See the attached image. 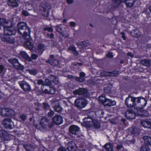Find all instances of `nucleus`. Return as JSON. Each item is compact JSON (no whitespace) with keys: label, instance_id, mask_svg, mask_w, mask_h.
Returning <instances> with one entry per match:
<instances>
[{"label":"nucleus","instance_id":"obj_10","mask_svg":"<svg viewBox=\"0 0 151 151\" xmlns=\"http://www.w3.org/2000/svg\"><path fill=\"white\" fill-rule=\"evenodd\" d=\"M63 122L62 117L59 115H55L52 118V122L56 125L61 124Z\"/></svg>","mask_w":151,"mask_h":151},{"label":"nucleus","instance_id":"obj_22","mask_svg":"<svg viewBox=\"0 0 151 151\" xmlns=\"http://www.w3.org/2000/svg\"><path fill=\"white\" fill-rule=\"evenodd\" d=\"M141 124L144 128L151 129V122L144 120L141 121Z\"/></svg>","mask_w":151,"mask_h":151},{"label":"nucleus","instance_id":"obj_43","mask_svg":"<svg viewBox=\"0 0 151 151\" xmlns=\"http://www.w3.org/2000/svg\"><path fill=\"white\" fill-rule=\"evenodd\" d=\"M44 86H42L41 87L42 92H40V94L41 95L43 93L50 94V90L48 91V89H45L44 90H43L42 88Z\"/></svg>","mask_w":151,"mask_h":151},{"label":"nucleus","instance_id":"obj_3","mask_svg":"<svg viewBox=\"0 0 151 151\" xmlns=\"http://www.w3.org/2000/svg\"><path fill=\"white\" fill-rule=\"evenodd\" d=\"M9 62L13 66L14 68L19 70H23L24 68L23 65H22L19 62L18 60L16 58L9 59Z\"/></svg>","mask_w":151,"mask_h":151},{"label":"nucleus","instance_id":"obj_46","mask_svg":"<svg viewBox=\"0 0 151 151\" xmlns=\"http://www.w3.org/2000/svg\"><path fill=\"white\" fill-rule=\"evenodd\" d=\"M61 25L60 24L58 25L56 27V31L59 32H61L62 30V29L61 27Z\"/></svg>","mask_w":151,"mask_h":151},{"label":"nucleus","instance_id":"obj_52","mask_svg":"<svg viewBox=\"0 0 151 151\" xmlns=\"http://www.w3.org/2000/svg\"><path fill=\"white\" fill-rule=\"evenodd\" d=\"M106 56L107 57L110 58H112L113 57L112 53L110 52L107 53Z\"/></svg>","mask_w":151,"mask_h":151},{"label":"nucleus","instance_id":"obj_8","mask_svg":"<svg viewBox=\"0 0 151 151\" xmlns=\"http://www.w3.org/2000/svg\"><path fill=\"white\" fill-rule=\"evenodd\" d=\"M137 112L135 113L132 109H129L125 113V115L126 117L128 119L132 120L135 119L137 116Z\"/></svg>","mask_w":151,"mask_h":151},{"label":"nucleus","instance_id":"obj_41","mask_svg":"<svg viewBox=\"0 0 151 151\" xmlns=\"http://www.w3.org/2000/svg\"><path fill=\"white\" fill-rule=\"evenodd\" d=\"M8 23V21L5 19L0 18V24L1 26H5L4 24Z\"/></svg>","mask_w":151,"mask_h":151},{"label":"nucleus","instance_id":"obj_24","mask_svg":"<svg viewBox=\"0 0 151 151\" xmlns=\"http://www.w3.org/2000/svg\"><path fill=\"white\" fill-rule=\"evenodd\" d=\"M103 80L97 78L95 80V81L89 80L88 82L91 83H92L93 85H101L103 83Z\"/></svg>","mask_w":151,"mask_h":151},{"label":"nucleus","instance_id":"obj_39","mask_svg":"<svg viewBox=\"0 0 151 151\" xmlns=\"http://www.w3.org/2000/svg\"><path fill=\"white\" fill-rule=\"evenodd\" d=\"M149 146L145 145L141 146L140 151H150V149L149 147Z\"/></svg>","mask_w":151,"mask_h":151},{"label":"nucleus","instance_id":"obj_20","mask_svg":"<svg viewBox=\"0 0 151 151\" xmlns=\"http://www.w3.org/2000/svg\"><path fill=\"white\" fill-rule=\"evenodd\" d=\"M77 45L80 48L83 49L88 46L89 43L88 41L86 40L78 43Z\"/></svg>","mask_w":151,"mask_h":151},{"label":"nucleus","instance_id":"obj_57","mask_svg":"<svg viewBox=\"0 0 151 151\" xmlns=\"http://www.w3.org/2000/svg\"><path fill=\"white\" fill-rule=\"evenodd\" d=\"M128 78V77L127 76L124 78L123 79L124 80L127 81L129 83H130L132 82V81L129 79Z\"/></svg>","mask_w":151,"mask_h":151},{"label":"nucleus","instance_id":"obj_27","mask_svg":"<svg viewBox=\"0 0 151 151\" xmlns=\"http://www.w3.org/2000/svg\"><path fill=\"white\" fill-rule=\"evenodd\" d=\"M103 148L106 151H114L113 150V145L110 143H106L103 146Z\"/></svg>","mask_w":151,"mask_h":151},{"label":"nucleus","instance_id":"obj_35","mask_svg":"<svg viewBox=\"0 0 151 151\" xmlns=\"http://www.w3.org/2000/svg\"><path fill=\"white\" fill-rule=\"evenodd\" d=\"M62 108L59 104H56L54 108V111L57 112H61L62 111Z\"/></svg>","mask_w":151,"mask_h":151},{"label":"nucleus","instance_id":"obj_45","mask_svg":"<svg viewBox=\"0 0 151 151\" xmlns=\"http://www.w3.org/2000/svg\"><path fill=\"white\" fill-rule=\"evenodd\" d=\"M137 129L135 127H132V130H131V133L132 134L134 135H138L139 134V133L137 131Z\"/></svg>","mask_w":151,"mask_h":151},{"label":"nucleus","instance_id":"obj_40","mask_svg":"<svg viewBox=\"0 0 151 151\" xmlns=\"http://www.w3.org/2000/svg\"><path fill=\"white\" fill-rule=\"evenodd\" d=\"M119 71L117 70L110 71L109 76H116L119 74Z\"/></svg>","mask_w":151,"mask_h":151},{"label":"nucleus","instance_id":"obj_56","mask_svg":"<svg viewBox=\"0 0 151 151\" xmlns=\"http://www.w3.org/2000/svg\"><path fill=\"white\" fill-rule=\"evenodd\" d=\"M37 84L39 85H42L44 84V82L42 79H40L38 81Z\"/></svg>","mask_w":151,"mask_h":151},{"label":"nucleus","instance_id":"obj_37","mask_svg":"<svg viewBox=\"0 0 151 151\" xmlns=\"http://www.w3.org/2000/svg\"><path fill=\"white\" fill-rule=\"evenodd\" d=\"M28 71L31 75H36L38 72L37 70L35 69H29Z\"/></svg>","mask_w":151,"mask_h":151},{"label":"nucleus","instance_id":"obj_36","mask_svg":"<svg viewBox=\"0 0 151 151\" xmlns=\"http://www.w3.org/2000/svg\"><path fill=\"white\" fill-rule=\"evenodd\" d=\"M9 36H7L4 34H1L0 35V37L1 40L5 42H7L8 41V38L9 37Z\"/></svg>","mask_w":151,"mask_h":151},{"label":"nucleus","instance_id":"obj_53","mask_svg":"<svg viewBox=\"0 0 151 151\" xmlns=\"http://www.w3.org/2000/svg\"><path fill=\"white\" fill-rule=\"evenodd\" d=\"M54 114V112L53 111H51L48 113V116L50 117H52Z\"/></svg>","mask_w":151,"mask_h":151},{"label":"nucleus","instance_id":"obj_14","mask_svg":"<svg viewBox=\"0 0 151 151\" xmlns=\"http://www.w3.org/2000/svg\"><path fill=\"white\" fill-rule=\"evenodd\" d=\"M79 77H75V80L76 81L80 83L84 82L85 81L86 73L83 72H81L79 73Z\"/></svg>","mask_w":151,"mask_h":151},{"label":"nucleus","instance_id":"obj_13","mask_svg":"<svg viewBox=\"0 0 151 151\" xmlns=\"http://www.w3.org/2000/svg\"><path fill=\"white\" fill-rule=\"evenodd\" d=\"M88 119H92L93 122V127L95 128L99 129L101 127L100 123L97 120H93L91 116H88L87 117H85L83 119V120L86 122H88L87 120Z\"/></svg>","mask_w":151,"mask_h":151},{"label":"nucleus","instance_id":"obj_11","mask_svg":"<svg viewBox=\"0 0 151 151\" xmlns=\"http://www.w3.org/2000/svg\"><path fill=\"white\" fill-rule=\"evenodd\" d=\"M11 110L8 108H2L0 109V115L3 116H9L12 115L10 113Z\"/></svg>","mask_w":151,"mask_h":151},{"label":"nucleus","instance_id":"obj_44","mask_svg":"<svg viewBox=\"0 0 151 151\" xmlns=\"http://www.w3.org/2000/svg\"><path fill=\"white\" fill-rule=\"evenodd\" d=\"M100 74L103 76H109V72L103 71L101 72Z\"/></svg>","mask_w":151,"mask_h":151},{"label":"nucleus","instance_id":"obj_62","mask_svg":"<svg viewBox=\"0 0 151 151\" xmlns=\"http://www.w3.org/2000/svg\"><path fill=\"white\" fill-rule=\"evenodd\" d=\"M70 25L71 27H74L76 25V23L73 22H70Z\"/></svg>","mask_w":151,"mask_h":151},{"label":"nucleus","instance_id":"obj_29","mask_svg":"<svg viewBox=\"0 0 151 151\" xmlns=\"http://www.w3.org/2000/svg\"><path fill=\"white\" fill-rule=\"evenodd\" d=\"M143 139L144 140L145 145L151 147V137L148 136H144L143 137Z\"/></svg>","mask_w":151,"mask_h":151},{"label":"nucleus","instance_id":"obj_64","mask_svg":"<svg viewBox=\"0 0 151 151\" xmlns=\"http://www.w3.org/2000/svg\"><path fill=\"white\" fill-rule=\"evenodd\" d=\"M74 0H66L67 3L68 4H72Z\"/></svg>","mask_w":151,"mask_h":151},{"label":"nucleus","instance_id":"obj_25","mask_svg":"<svg viewBox=\"0 0 151 151\" xmlns=\"http://www.w3.org/2000/svg\"><path fill=\"white\" fill-rule=\"evenodd\" d=\"M48 119L46 117L42 118L40 122V125L43 129H45L47 128V125L48 121Z\"/></svg>","mask_w":151,"mask_h":151},{"label":"nucleus","instance_id":"obj_19","mask_svg":"<svg viewBox=\"0 0 151 151\" xmlns=\"http://www.w3.org/2000/svg\"><path fill=\"white\" fill-rule=\"evenodd\" d=\"M20 56L25 60L28 61H31V59L27 53L25 51H21L19 53Z\"/></svg>","mask_w":151,"mask_h":151},{"label":"nucleus","instance_id":"obj_1","mask_svg":"<svg viewBox=\"0 0 151 151\" xmlns=\"http://www.w3.org/2000/svg\"><path fill=\"white\" fill-rule=\"evenodd\" d=\"M17 28L18 33L22 36L25 40L24 44V47L29 50H32L34 45L31 42L32 38L30 36V28L25 23L22 22L17 24Z\"/></svg>","mask_w":151,"mask_h":151},{"label":"nucleus","instance_id":"obj_31","mask_svg":"<svg viewBox=\"0 0 151 151\" xmlns=\"http://www.w3.org/2000/svg\"><path fill=\"white\" fill-rule=\"evenodd\" d=\"M141 34L139 30L136 29L134 30V32H132V35L134 37L137 38H139L141 36Z\"/></svg>","mask_w":151,"mask_h":151},{"label":"nucleus","instance_id":"obj_61","mask_svg":"<svg viewBox=\"0 0 151 151\" xmlns=\"http://www.w3.org/2000/svg\"><path fill=\"white\" fill-rule=\"evenodd\" d=\"M43 107L45 109H47L49 107V104L46 103H43Z\"/></svg>","mask_w":151,"mask_h":151},{"label":"nucleus","instance_id":"obj_38","mask_svg":"<svg viewBox=\"0 0 151 151\" xmlns=\"http://www.w3.org/2000/svg\"><path fill=\"white\" fill-rule=\"evenodd\" d=\"M7 136V133L5 131L0 130V137L6 139Z\"/></svg>","mask_w":151,"mask_h":151},{"label":"nucleus","instance_id":"obj_34","mask_svg":"<svg viewBox=\"0 0 151 151\" xmlns=\"http://www.w3.org/2000/svg\"><path fill=\"white\" fill-rule=\"evenodd\" d=\"M107 99L106 98L105 95L104 94L100 96L98 98L99 101L104 105L105 104V101H106V99Z\"/></svg>","mask_w":151,"mask_h":151},{"label":"nucleus","instance_id":"obj_32","mask_svg":"<svg viewBox=\"0 0 151 151\" xmlns=\"http://www.w3.org/2000/svg\"><path fill=\"white\" fill-rule=\"evenodd\" d=\"M23 147L27 151H32L33 145L32 144H25L23 145Z\"/></svg>","mask_w":151,"mask_h":151},{"label":"nucleus","instance_id":"obj_23","mask_svg":"<svg viewBox=\"0 0 151 151\" xmlns=\"http://www.w3.org/2000/svg\"><path fill=\"white\" fill-rule=\"evenodd\" d=\"M116 102L115 101L107 99L105 101L104 105L106 106H111L116 105Z\"/></svg>","mask_w":151,"mask_h":151},{"label":"nucleus","instance_id":"obj_28","mask_svg":"<svg viewBox=\"0 0 151 151\" xmlns=\"http://www.w3.org/2000/svg\"><path fill=\"white\" fill-rule=\"evenodd\" d=\"M68 50L70 51H72V53L75 56H77L79 55L78 52L76 50V47L74 45L70 46L68 48Z\"/></svg>","mask_w":151,"mask_h":151},{"label":"nucleus","instance_id":"obj_21","mask_svg":"<svg viewBox=\"0 0 151 151\" xmlns=\"http://www.w3.org/2000/svg\"><path fill=\"white\" fill-rule=\"evenodd\" d=\"M136 0H125L124 1L127 8H131L134 5Z\"/></svg>","mask_w":151,"mask_h":151},{"label":"nucleus","instance_id":"obj_2","mask_svg":"<svg viewBox=\"0 0 151 151\" xmlns=\"http://www.w3.org/2000/svg\"><path fill=\"white\" fill-rule=\"evenodd\" d=\"M88 103L87 100L83 98H77L75 101V105L77 108L82 109L85 107Z\"/></svg>","mask_w":151,"mask_h":151},{"label":"nucleus","instance_id":"obj_33","mask_svg":"<svg viewBox=\"0 0 151 151\" xmlns=\"http://www.w3.org/2000/svg\"><path fill=\"white\" fill-rule=\"evenodd\" d=\"M141 63L145 66L147 67H150L151 65V61L150 60L145 59L141 60Z\"/></svg>","mask_w":151,"mask_h":151},{"label":"nucleus","instance_id":"obj_30","mask_svg":"<svg viewBox=\"0 0 151 151\" xmlns=\"http://www.w3.org/2000/svg\"><path fill=\"white\" fill-rule=\"evenodd\" d=\"M134 98L135 99V103H136V102L138 103L139 104L140 103L141 100V99H142L143 100L144 102H145L144 105V106H146L147 104V100L145 98L142 97H138L137 98L134 97Z\"/></svg>","mask_w":151,"mask_h":151},{"label":"nucleus","instance_id":"obj_6","mask_svg":"<svg viewBox=\"0 0 151 151\" xmlns=\"http://www.w3.org/2000/svg\"><path fill=\"white\" fill-rule=\"evenodd\" d=\"M125 104L128 108H132L136 105L135 103V99L134 97H131V99L130 100L129 97L127 98L125 101Z\"/></svg>","mask_w":151,"mask_h":151},{"label":"nucleus","instance_id":"obj_59","mask_svg":"<svg viewBox=\"0 0 151 151\" xmlns=\"http://www.w3.org/2000/svg\"><path fill=\"white\" fill-rule=\"evenodd\" d=\"M58 151H67L63 147H59L58 150Z\"/></svg>","mask_w":151,"mask_h":151},{"label":"nucleus","instance_id":"obj_12","mask_svg":"<svg viewBox=\"0 0 151 151\" xmlns=\"http://www.w3.org/2000/svg\"><path fill=\"white\" fill-rule=\"evenodd\" d=\"M12 122L10 118L5 119L3 121L2 124L6 128L12 129V128L11 124Z\"/></svg>","mask_w":151,"mask_h":151},{"label":"nucleus","instance_id":"obj_51","mask_svg":"<svg viewBox=\"0 0 151 151\" xmlns=\"http://www.w3.org/2000/svg\"><path fill=\"white\" fill-rule=\"evenodd\" d=\"M38 57V55L35 54H32L31 55V58L34 60H36Z\"/></svg>","mask_w":151,"mask_h":151},{"label":"nucleus","instance_id":"obj_47","mask_svg":"<svg viewBox=\"0 0 151 151\" xmlns=\"http://www.w3.org/2000/svg\"><path fill=\"white\" fill-rule=\"evenodd\" d=\"M4 66L0 65V74H3L4 73Z\"/></svg>","mask_w":151,"mask_h":151},{"label":"nucleus","instance_id":"obj_26","mask_svg":"<svg viewBox=\"0 0 151 151\" xmlns=\"http://www.w3.org/2000/svg\"><path fill=\"white\" fill-rule=\"evenodd\" d=\"M7 4L9 6L13 7H17L19 6L17 0H8Z\"/></svg>","mask_w":151,"mask_h":151},{"label":"nucleus","instance_id":"obj_58","mask_svg":"<svg viewBox=\"0 0 151 151\" xmlns=\"http://www.w3.org/2000/svg\"><path fill=\"white\" fill-rule=\"evenodd\" d=\"M22 14L25 16H27L28 15V12L26 11L23 10L22 12Z\"/></svg>","mask_w":151,"mask_h":151},{"label":"nucleus","instance_id":"obj_63","mask_svg":"<svg viewBox=\"0 0 151 151\" xmlns=\"http://www.w3.org/2000/svg\"><path fill=\"white\" fill-rule=\"evenodd\" d=\"M114 19V20L115 21V22L114 23V22H112V23L113 24H114V25H116L117 24V23H118L117 20L115 18H114L113 17H112V20H113Z\"/></svg>","mask_w":151,"mask_h":151},{"label":"nucleus","instance_id":"obj_54","mask_svg":"<svg viewBox=\"0 0 151 151\" xmlns=\"http://www.w3.org/2000/svg\"><path fill=\"white\" fill-rule=\"evenodd\" d=\"M120 34L122 35V38H123L124 40H125L126 39L125 33L124 32H121Z\"/></svg>","mask_w":151,"mask_h":151},{"label":"nucleus","instance_id":"obj_42","mask_svg":"<svg viewBox=\"0 0 151 151\" xmlns=\"http://www.w3.org/2000/svg\"><path fill=\"white\" fill-rule=\"evenodd\" d=\"M104 91L106 93H111V88L109 86H107L104 88Z\"/></svg>","mask_w":151,"mask_h":151},{"label":"nucleus","instance_id":"obj_16","mask_svg":"<svg viewBox=\"0 0 151 151\" xmlns=\"http://www.w3.org/2000/svg\"><path fill=\"white\" fill-rule=\"evenodd\" d=\"M67 148L69 151H76L77 148L74 142L70 141L68 142Z\"/></svg>","mask_w":151,"mask_h":151},{"label":"nucleus","instance_id":"obj_5","mask_svg":"<svg viewBox=\"0 0 151 151\" xmlns=\"http://www.w3.org/2000/svg\"><path fill=\"white\" fill-rule=\"evenodd\" d=\"M73 93L75 95H82L84 96L88 94V91L86 88H79L73 91Z\"/></svg>","mask_w":151,"mask_h":151},{"label":"nucleus","instance_id":"obj_60","mask_svg":"<svg viewBox=\"0 0 151 151\" xmlns=\"http://www.w3.org/2000/svg\"><path fill=\"white\" fill-rule=\"evenodd\" d=\"M123 147V146L122 145H118L116 146V149L118 150H119Z\"/></svg>","mask_w":151,"mask_h":151},{"label":"nucleus","instance_id":"obj_18","mask_svg":"<svg viewBox=\"0 0 151 151\" xmlns=\"http://www.w3.org/2000/svg\"><path fill=\"white\" fill-rule=\"evenodd\" d=\"M50 59L48 60L47 62L50 65H56L58 64V60L55 59V56L53 55H50Z\"/></svg>","mask_w":151,"mask_h":151},{"label":"nucleus","instance_id":"obj_49","mask_svg":"<svg viewBox=\"0 0 151 151\" xmlns=\"http://www.w3.org/2000/svg\"><path fill=\"white\" fill-rule=\"evenodd\" d=\"M20 118L23 121H25L27 119V116L26 115L22 114L20 116Z\"/></svg>","mask_w":151,"mask_h":151},{"label":"nucleus","instance_id":"obj_17","mask_svg":"<svg viewBox=\"0 0 151 151\" xmlns=\"http://www.w3.org/2000/svg\"><path fill=\"white\" fill-rule=\"evenodd\" d=\"M80 130V128L75 125H71L69 128V132L73 134H76L78 133Z\"/></svg>","mask_w":151,"mask_h":151},{"label":"nucleus","instance_id":"obj_15","mask_svg":"<svg viewBox=\"0 0 151 151\" xmlns=\"http://www.w3.org/2000/svg\"><path fill=\"white\" fill-rule=\"evenodd\" d=\"M37 47L38 54L39 55H42L45 50V45L42 43H40L37 45Z\"/></svg>","mask_w":151,"mask_h":151},{"label":"nucleus","instance_id":"obj_9","mask_svg":"<svg viewBox=\"0 0 151 151\" xmlns=\"http://www.w3.org/2000/svg\"><path fill=\"white\" fill-rule=\"evenodd\" d=\"M137 116L142 118L148 117L149 114L148 112L146 110H144L143 108H139L137 112Z\"/></svg>","mask_w":151,"mask_h":151},{"label":"nucleus","instance_id":"obj_50","mask_svg":"<svg viewBox=\"0 0 151 151\" xmlns=\"http://www.w3.org/2000/svg\"><path fill=\"white\" fill-rule=\"evenodd\" d=\"M56 89L55 88H51L50 90V94H54L55 93Z\"/></svg>","mask_w":151,"mask_h":151},{"label":"nucleus","instance_id":"obj_48","mask_svg":"<svg viewBox=\"0 0 151 151\" xmlns=\"http://www.w3.org/2000/svg\"><path fill=\"white\" fill-rule=\"evenodd\" d=\"M44 30L45 31H47L48 32H52L53 29L52 27H45L44 28Z\"/></svg>","mask_w":151,"mask_h":151},{"label":"nucleus","instance_id":"obj_7","mask_svg":"<svg viewBox=\"0 0 151 151\" xmlns=\"http://www.w3.org/2000/svg\"><path fill=\"white\" fill-rule=\"evenodd\" d=\"M19 84L21 88L24 91H30L31 90L30 86L26 81H19Z\"/></svg>","mask_w":151,"mask_h":151},{"label":"nucleus","instance_id":"obj_55","mask_svg":"<svg viewBox=\"0 0 151 151\" xmlns=\"http://www.w3.org/2000/svg\"><path fill=\"white\" fill-rule=\"evenodd\" d=\"M47 36L48 37H50V38L52 39L54 37V35L53 33H51L50 34L49 33L47 34Z\"/></svg>","mask_w":151,"mask_h":151},{"label":"nucleus","instance_id":"obj_4","mask_svg":"<svg viewBox=\"0 0 151 151\" xmlns=\"http://www.w3.org/2000/svg\"><path fill=\"white\" fill-rule=\"evenodd\" d=\"M4 34L7 36L14 35L16 33V30L11 25L10 26H4Z\"/></svg>","mask_w":151,"mask_h":151}]
</instances>
